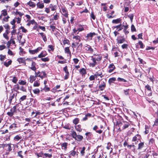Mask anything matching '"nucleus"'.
<instances>
[{"label": "nucleus", "instance_id": "f257e3e1", "mask_svg": "<svg viewBox=\"0 0 158 158\" xmlns=\"http://www.w3.org/2000/svg\"><path fill=\"white\" fill-rule=\"evenodd\" d=\"M71 135L73 138L74 139L78 141H81L83 139V137L81 135H77L75 131H74L72 130L71 131Z\"/></svg>", "mask_w": 158, "mask_h": 158}, {"label": "nucleus", "instance_id": "f03ea898", "mask_svg": "<svg viewBox=\"0 0 158 158\" xmlns=\"http://www.w3.org/2000/svg\"><path fill=\"white\" fill-rule=\"evenodd\" d=\"M19 105L22 104L20 103H19L14 106L10 110V111L7 113V114L10 117H12L14 114V113L16 112V108L19 106Z\"/></svg>", "mask_w": 158, "mask_h": 158}, {"label": "nucleus", "instance_id": "7ed1b4c3", "mask_svg": "<svg viewBox=\"0 0 158 158\" xmlns=\"http://www.w3.org/2000/svg\"><path fill=\"white\" fill-rule=\"evenodd\" d=\"M96 35V34L95 32H90L85 37L86 38V40L88 41H90L92 39L93 37Z\"/></svg>", "mask_w": 158, "mask_h": 158}, {"label": "nucleus", "instance_id": "20e7f679", "mask_svg": "<svg viewBox=\"0 0 158 158\" xmlns=\"http://www.w3.org/2000/svg\"><path fill=\"white\" fill-rule=\"evenodd\" d=\"M85 50L88 51L89 53H92L93 52V49L89 45H86V46L85 47Z\"/></svg>", "mask_w": 158, "mask_h": 158}, {"label": "nucleus", "instance_id": "39448f33", "mask_svg": "<svg viewBox=\"0 0 158 158\" xmlns=\"http://www.w3.org/2000/svg\"><path fill=\"white\" fill-rule=\"evenodd\" d=\"M91 58V60L93 61V63H90L89 66L90 67H94L95 66L96 64H97V62H96V61L97 60L94 58V56H92Z\"/></svg>", "mask_w": 158, "mask_h": 158}, {"label": "nucleus", "instance_id": "423d86ee", "mask_svg": "<svg viewBox=\"0 0 158 158\" xmlns=\"http://www.w3.org/2000/svg\"><path fill=\"white\" fill-rule=\"evenodd\" d=\"M94 58L97 61H100L102 60V57L101 54H94Z\"/></svg>", "mask_w": 158, "mask_h": 158}, {"label": "nucleus", "instance_id": "0eeeda50", "mask_svg": "<svg viewBox=\"0 0 158 158\" xmlns=\"http://www.w3.org/2000/svg\"><path fill=\"white\" fill-rule=\"evenodd\" d=\"M42 48L39 47L37 49L34 50H29V52L32 54H34L35 53H37L39 51L42 49Z\"/></svg>", "mask_w": 158, "mask_h": 158}, {"label": "nucleus", "instance_id": "6e6552de", "mask_svg": "<svg viewBox=\"0 0 158 158\" xmlns=\"http://www.w3.org/2000/svg\"><path fill=\"white\" fill-rule=\"evenodd\" d=\"M106 84L104 81H102L101 84L99 85V89L101 91L103 90L106 87Z\"/></svg>", "mask_w": 158, "mask_h": 158}, {"label": "nucleus", "instance_id": "1a4fd4ad", "mask_svg": "<svg viewBox=\"0 0 158 158\" xmlns=\"http://www.w3.org/2000/svg\"><path fill=\"white\" fill-rule=\"evenodd\" d=\"M61 10L63 13L62 14L66 17H68V11L67 9L65 8H62Z\"/></svg>", "mask_w": 158, "mask_h": 158}, {"label": "nucleus", "instance_id": "9d476101", "mask_svg": "<svg viewBox=\"0 0 158 158\" xmlns=\"http://www.w3.org/2000/svg\"><path fill=\"white\" fill-rule=\"evenodd\" d=\"M123 126L122 127V129H125L129 127L130 125V124L128 122L123 121Z\"/></svg>", "mask_w": 158, "mask_h": 158}, {"label": "nucleus", "instance_id": "9b49d317", "mask_svg": "<svg viewBox=\"0 0 158 158\" xmlns=\"http://www.w3.org/2000/svg\"><path fill=\"white\" fill-rule=\"evenodd\" d=\"M17 61H18L20 64L23 63L24 65H26L25 59L23 58H19L17 59Z\"/></svg>", "mask_w": 158, "mask_h": 158}, {"label": "nucleus", "instance_id": "f8f14e48", "mask_svg": "<svg viewBox=\"0 0 158 158\" xmlns=\"http://www.w3.org/2000/svg\"><path fill=\"white\" fill-rule=\"evenodd\" d=\"M36 64L35 62L32 61L31 63V66L30 68V69L32 70L35 71L36 69V68L35 67Z\"/></svg>", "mask_w": 158, "mask_h": 158}, {"label": "nucleus", "instance_id": "ddd939ff", "mask_svg": "<svg viewBox=\"0 0 158 158\" xmlns=\"http://www.w3.org/2000/svg\"><path fill=\"white\" fill-rule=\"evenodd\" d=\"M94 75L96 78H97L98 76H100L101 78H102L103 77V76L102 75V73L100 70L96 72L94 74Z\"/></svg>", "mask_w": 158, "mask_h": 158}, {"label": "nucleus", "instance_id": "4468645a", "mask_svg": "<svg viewBox=\"0 0 158 158\" xmlns=\"http://www.w3.org/2000/svg\"><path fill=\"white\" fill-rule=\"evenodd\" d=\"M79 149L80 150H81L80 153L81 155L82 156H84L85 155V148L84 147L82 148L80 147L79 148Z\"/></svg>", "mask_w": 158, "mask_h": 158}, {"label": "nucleus", "instance_id": "2eb2a0df", "mask_svg": "<svg viewBox=\"0 0 158 158\" xmlns=\"http://www.w3.org/2000/svg\"><path fill=\"white\" fill-rule=\"evenodd\" d=\"M117 40L118 43L119 44H122L125 41V39L123 37H121L119 38H118Z\"/></svg>", "mask_w": 158, "mask_h": 158}, {"label": "nucleus", "instance_id": "dca6fc26", "mask_svg": "<svg viewBox=\"0 0 158 158\" xmlns=\"http://www.w3.org/2000/svg\"><path fill=\"white\" fill-rule=\"evenodd\" d=\"M80 73L81 74L82 76L83 77L86 73V70L84 68H82L80 69Z\"/></svg>", "mask_w": 158, "mask_h": 158}, {"label": "nucleus", "instance_id": "f3484780", "mask_svg": "<svg viewBox=\"0 0 158 158\" xmlns=\"http://www.w3.org/2000/svg\"><path fill=\"white\" fill-rule=\"evenodd\" d=\"M98 128V127L97 126L95 125L93 127V129L94 131H95L97 133H98L99 134H100L101 133H102V130H97Z\"/></svg>", "mask_w": 158, "mask_h": 158}, {"label": "nucleus", "instance_id": "a211bd4d", "mask_svg": "<svg viewBox=\"0 0 158 158\" xmlns=\"http://www.w3.org/2000/svg\"><path fill=\"white\" fill-rule=\"evenodd\" d=\"M11 144L9 143L7 144H6V147L7 148H6V151H7L8 152V153H7L9 154V152L12 150V149L11 146Z\"/></svg>", "mask_w": 158, "mask_h": 158}, {"label": "nucleus", "instance_id": "6ab92c4d", "mask_svg": "<svg viewBox=\"0 0 158 158\" xmlns=\"http://www.w3.org/2000/svg\"><path fill=\"white\" fill-rule=\"evenodd\" d=\"M141 137L140 135L138 134H137L132 139V141H135L137 140H139L140 139Z\"/></svg>", "mask_w": 158, "mask_h": 158}, {"label": "nucleus", "instance_id": "aec40b11", "mask_svg": "<svg viewBox=\"0 0 158 158\" xmlns=\"http://www.w3.org/2000/svg\"><path fill=\"white\" fill-rule=\"evenodd\" d=\"M27 4L30 7H31L33 8L35 7L36 5L35 3L32 2L31 1H30L28 2L27 3Z\"/></svg>", "mask_w": 158, "mask_h": 158}, {"label": "nucleus", "instance_id": "412c9836", "mask_svg": "<svg viewBox=\"0 0 158 158\" xmlns=\"http://www.w3.org/2000/svg\"><path fill=\"white\" fill-rule=\"evenodd\" d=\"M75 148H76V147H74V149H73V150L71 151L70 152V155L73 156H74L76 155L77 156L78 155V154H77L76 152L75 151Z\"/></svg>", "mask_w": 158, "mask_h": 158}, {"label": "nucleus", "instance_id": "4be33fe9", "mask_svg": "<svg viewBox=\"0 0 158 158\" xmlns=\"http://www.w3.org/2000/svg\"><path fill=\"white\" fill-rule=\"evenodd\" d=\"M17 95V94L16 93L15 94L14 93L12 95H11V96H10L9 98V101H10V103H11L12 101V99L15 98V97H16Z\"/></svg>", "mask_w": 158, "mask_h": 158}, {"label": "nucleus", "instance_id": "5701e85b", "mask_svg": "<svg viewBox=\"0 0 158 158\" xmlns=\"http://www.w3.org/2000/svg\"><path fill=\"white\" fill-rule=\"evenodd\" d=\"M47 55L45 52H42L39 55L38 57L41 58L46 56Z\"/></svg>", "mask_w": 158, "mask_h": 158}, {"label": "nucleus", "instance_id": "b1692460", "mask_svg": "<svg viewBox=\"0 0 158 158\" xmlns=\"http://www.w3.org/2000/svg\"><path fill=\"white\" fill-rule=\"evenodd\" d=\"M36 77L33 75H31L29 78V81L31 83H32L36 79Z\"/></svg>", "mask_w": 158, "mask_h": 158}, {"label": "nucleus", "instance_id": "393cba45", "mask_svg": "<svg viewBox=\"0 0 158 158\" xmlns=\"http://www.w3.org/2000/svg\"><path fill=\"white\" fill-rule=\"evenodd\" d=\"M75 128L77 131L80 132H81L82 130V129L81 128V126L80 125H77L76 126Z\"/></svg>", "mask_w": 158, "mask_h": 158}, {"label": "nucleus", "instance_id": "a878e982", "mask_svg": "<svg viewBox=\"0 0 158 158\" xmlns=\"http://www.w3.org/2000/svg\"><path fill=\"white\" fill-rule=\"evenodd\" d=\"M67 145L68 143H67L65 142L62 143L61 145L62 148L64 150H66L67 148Z\"/></svg>", "mask_w": 158, "mask_h": 158}, {"label": "nucleus", "instance_id": "bb28decb", "mask_svg": "<svg viewBox=\"0 0 158 158\" xmlns=\"http://www.w3.org/2000/svg\"><path fill=\"white\" fill-rule=\"evenodd\" d=\"M36 5L37 7L40 9H42L44 7V3H41L40 2L37 3Z\"/></svg>", "mask_w": 158, "mask_h": 158}, {"label": "nucleus", "instance_id": "cd10ccee", "mask_svg": "<svg viewBox=\"0 0 158 158\" xmlns=\"http://www.w3.org/2000/svg\"><path fill=\"white\" fill-rule=\"evenodd\" d=\"M116 125L118 126V127H119V128H122V127L123 126V121H120L119 122L117 121L116 122Z\"/></svg>", "mask_w": 158, "mask_h": 158}, {"label": "nucleus", "instance_id": "c85d7f7f", "mask_svg": "<svg viewBox=\"0 0 158 158\" xmlns=\"http://www.w3.org/2000/svg\"><path fill=\"white\" fill-rule=\"evenodd\" d=\"M44 156H43V158H46L47 157L51 158L52 157V154L49 153H44Z\"/></svg>", "mask_w": 158, "mask_h": 158}, {"label": "nucleus", "instance_id": "c756f323", "mask_svg": "<svg viewBox=\"0 0 158 158\" xmlns=\"http://www.w3.org/2000/svg\"><path fill=\"white\" fill-rule=\"evenodd\" d=\"M122 26V24H120L119 25H118L115 27H114V28H116L117 29H118V31H119L123 29Z\"/></svg>", "mask_w": 158, "mask_h": 158}, {"label": "nucleus", "instance_id": "7c9ffc66", "mask_svg": "<svg viewBox=\"0 0 158 158\" xmlns=\"http://www.w3.org/2000/svg\"><path fill=\"white\" fill-rule=\"evenodd\" d=\"M39 34L41 35L42 36L44 41L45 42L47 41V38L45 36V35L44 34V33H40Z\"/></svg>", "mask_w": 158, "mask_h": 158}, {"label": "nucleus", "instance_id": "2f4dec72", "mask_svg": "<svg viewBox=\"0 0 158 158\" xmlns=\"http://www.w3.org/2000/svg\"><path fill=\"white\" fill-rule=\"evenodd\" d=\"M121 21L120 18L117 19H114L112 21V23H113L118 24Z\"/></svg>", "mask_w": 158, "mask_h": 158}, {"label": "nucleus", "instance_id": "473e14b6", "mask_svg": "<svg viewBox=\"0 0 158 158\" xmlns=\"http://www.w3.org/2000/svg\"><path fill=\"white\" fill-rule=\"evenodd\" d=\"M17 124L14 123L12 124L9 127V128L10 129H12L13 130H14L15 129V128L17 127Z\"/></svg>", "mask_w": 158, "mask_h": 158}, {"label": "nucleus", "instance_id": "72a5a7b5", "mask_svg": "<svg viewBox=\"0 0 158 158\" xmlns=\"http://www.w3.org/2000/svg\"><path fill=\"white\" fill-rule=\"evenodd\" d=\"M12 63V61L11 60H10L7 62H5L4 63V64L7 67L9 66Z\"/></svg>", "mask_w": 158, "mask_h": 158}, {"label": "nucleus", "instance_id": "f704fd0d", "mask_svg": "<svg viewBox=\"0 0 158 158\" xmlns=\"http://www.w3.org/2000/svg\"><path fill=\"white\" fill-rule=\"evenodd\" d=\"M149 156V155L148 153H144L142 155L140 156L141 158H148Z\"/></svg>", "mask_w": 158, "mask_h": 158}, {"label": "nucleus", "instance_id": "c9c22d12", "mask_svg": "<svg viewBox=\"0 0 158 158\" xmlns=\"http://www.w3.org/2000/svg\"><path fill=\"white\" fill-rule=\"evenodd\" d=\"M33 93L36 94H39L40 93V90L38 88H36L33 90Z\"/></svg>", "mask_w": 158, "mask_h": 158}, {"label": "nucleus", "instance_id": "e433bc0d", "mask_svg": "<svg viewBox=\"0 0 158 158\" xmlns=\"http://www.w3.org/2000/svg\"><path fill=\"white\" fill-rule=\"evenodd\" d=\"M22 138V137L21 136H19V135H18L14 137V139L15 141H18L19 140L21 139Z\"/></svg>", "mask_w": 158, "mask_h": 158}, {"label": "nucleus", "instance_id": "4c0bfd02", "mask_svg": "<svg viewBox=\"0 0 158 158\" xmlns=\"http://www.w3.org/2000/svg\"><path fill=\"white\" fill-rule=\"evenodd\" d=\"M144 144L143 142H141L138 144V149L139 150L141 149L144 146Z\"/></svg>", "mask_w": 158, "mask_h": 158}, {"label": "nucleus", "instance_id": "58836bf2", "mask_svg": "<svg viewBox=\"0 0 158 158\" xmlns=\"http://www.w3.org/2000/svg\"><path fill=\"white\" fill-rule=\"evenodd\" d=\"M27 98V96L26 95H23L22 96V97H21L19 99V101L20 102H20L26 99Z\"/></svg>", "mask_w": 158, "mask_h": 158}, {"label": "nucleus", "instance_id": "ea45409f", "mask_svg": "<svg viewBox=\"0 0 158 158\" xmlns=\"http://www.w3.org/2000/svg\"><path fill=\"white\" fill-rule=\"evenodd\" d=\"M20 87L18 84H16L14 86V90L17 92V90L20 89Z\"/></svg>", "mask_w": 158, "mask_h": 158}, {"label": "nucleus", "instance_id": "a19ab883", "mask_svg": "<svg viewBox=\"0 0 158 158\" xmlns=\"http://www.w3.org/2000/svg\"><path fill=\"white\" fill-rule=\"evenodd\" d=\"M79 119L78 118H76L73 120V123L74 124L77 125L79 123Z\"/></svg>", "mask_w": 158, "mask_h": 158}, {"label": "nucleus", "instance_id": "79ce46f5", "mask_svg": "<svg viewBox=\"0 0 158 158\" xmlns=\"http://www.w3.org/2000/svg\"><path fill=\"white\" fill-rule=\"evenodd\" d=\"M18 83L20 85H25L27 83L25 81H23L22 80H19Z\"/></svg>", "mask_w": 158, "mask_h": 158}, {"label": "nucleus", "instance_id": "37998d69", "mask_svg": "<svg viewBox=\"0 0 158 158\" xmlns=\"http://www.w3.org/2000/svg\"><path fill=\"white\" fill-rule=\"evenodd\" d=\"M64 51L65 53H67L68 54L70 53L69 47H67L65 48H64Z\"/></svg>", "mask_w": 158, "mask_h": 158}, {"label": "nucleus", "instance_id": "c03bdc74", "mask_svg": "<svg viewBox=\"0 0 158 158\" xmlns=\"http://www.w3.org/2000/svg\"><path fill=\"white\" fill-rule=\"evenodd\" d=\"M15 14L16 15H19L21 18L22 16L24 15L23 13H21L18 11L17 10L16 11Z\"/></svg>", "mask_w": 158, "mask_h": 158}, {"label": "nucleus", "instance_id": "a18cd8bd", "mask_svg": "<svg viewBox=\"0 0 158 158\" xmlns=\"http://www.w3.org/2000/svg\"><path fill=\"white\" fill-rule=\"evenodd\" d=\"M134 16V15L133 14L129 15H128V16H127V17L130 19L131 22H132V21H133V19Z\"/></svg>", "mask_w": 158, "mask_h": 158}, {"label": "nucleus", "instance_id": "49530a36", "mask_svg": "<svg viewBox=\"0 0 158 158\" xmlns=\"http://www.w3.org/2000/svg\"><path fill=\"white\" fill-rule=\"evenodd\" d=\"M116 80V78L115 77H112L110 78L109 81L108 82L110 84L111 83L113 82L114 81H115Z\"/></svg>", "mask_w": 158, "mask_h": 158}, {"label": "nucleus", "instance_id": "de8ad7c7", "mask_svg": "<svg viewBox=\"0 0 158 158\" xmlns=\"http://www.w3.org/2000/svg\"><path fill=\"white\" fill-rule=\"evenodd\" d=\"M85 135L86 136L88 137V138H90L91 137L93 136V134L91 132H87L85 134Z\"/></svg>", "mask_w": 158, "mask_h": 158}, {"label": "nucleus", "instance_id": "09e8293b", "mask_svg": "<svg viewBox=\"0 0 158 158\" xmlns=\"http://www.w3.org/2000/svg\"><path fill=\"white\" fill-rule=\"evenodd\" d=\"M117 81H123L124 82H127V81L123 78L118 77L117 79Z\"/></svg>", "mask_w": 158, "mask_h": 158}, {"label": "nucleus", "instance_id": "8fccbe9b", "mask_svg": "<svg viewBox=\"0 0 158 158\" xmlns=\"http://www.w3.org/2000/svg\"><path fill=\"white\" fill-rule=\"evenodd\" d=\"M155 140L153 138H151L150 139L149 142V145H152L154 143Z\"/></svg>", "mask_w": 158, "mask_h": 158}, {"label": "nucleus", "instance_id": "3c124183", "mask_svg": "<svg viewBox=\"0 0 158 158\" xmlns=\"http://www.w3.org/2000/svg\"><path fill=\"white\" fill-rule=\"evenodd\" d=\"M40 83L37 81H35L33 84L34 87H38L40 85Z\"/></svg>", "mask_w": 158, "mask_h": 158}, {"label": "nucleus", "instance_id": "603ef678", "mask_svg": "<svg viewBox=\"0 0 158 158\" xmlns=\"http://www.w3.org/2000/svg\"><path fill=\"white\" fill-rule=\"evenodd\" d=\"M35 155H36L38 158L39 157H43V155H44V153L42 152H40L39 153H36L35 154Z\"/></svg>", "mask_w": 158, "mask_h": 158}, {"label": "nucleus", "instance_id": "864d4df0", "mask_svg": "<svg viewBox=\"0 0 158 158\" xmlns=\"http://www.w3.org/2000/svg\"><path fill=\"white\" fill-rule=\"evenodd\" d=\"M12 81L14 83L16 84L18 81L17 78L16 77H14L12 79Z\"/></svg>", "mask_w": 158, "mask_h": 158}, {"label": "nucleus", "instance_id": "5fc2aeb1", "mask_svg": "<svg viewBox=\"0 0 158 158\" xmlns=\"http://www.w3.org/2000/svg\"><path fill=\"white\" fill-rule=\"evenodd\" d=\"M17 153L18 156L20 157L21 158H23V156L22 155L23 152L22 151H19Z\"/></svg>", "mask_w": 158, "mask_h": 158}, {"label": "nucleus", "instance_id": "6e6d98bb", "mask_svg": "<svg viewBox=\"0 0 158 158\" xmlns=\"http://www.w3.org/2000/svg\"><path fill=\"white\" fill-rule=\"evenodd\" d=\"M129 89H124L123 90L124 93L125 95H128L129 94Z\"/></svg>", "mask_w": 158, "mask_h": 158}, {"label": "nucleus", "instance_id": "4d7b16f0", "mask_svg": "<svg viewBox=\"0 0 158 158\" xmlns=\"http://www.w3.org/2000/svg\"><path fill=\"white\" fill-rule=\"evenodd\" d=\"M95 78L96 77L94 75L90 76L89 78V79L90 81H91L94 80Z\"/></svg>", "mask_w": 158, "mask_h": 158}, {"label": "nucleus", "instance_id": "13d9d810", "mask_svg": "<svg viewBox=\"0 0 158 158\" xmlns=\"http://www.w3.org/2000/svg\"><path fill=\"white\" fill-rule=\"evenodd\" d=\"M138 44L140 45V48H144V45L143 44L141 41H139V42Z\"/></svg>", "mask_w": 158, "mask_h": 158}, {"label": "nucleus", "instance_id": "bf43d9fd", "mask_svg": "<svg viewBox=\"0 0 158 158\" xmlns=\"http://www.w3.org/2000/svg\"><path fill=\"white\" fill-rule=\"evenodd\" d=\"M2 13L1 15H2L6 16L7 15V11L6 10H2Z\"/></svg>", "mask_w": 158, "mask_h": 158}, {"label": "nucleus", "instance_id": "052dcab7", "mask_svg": "<svg viewBox=\"0 0 158 158\" xmlns=\"http://www.w3.org/2000/svg\"><path fill=\"white\" fill-rule=\"evenodd\" d=\"M131 31L132 32L136 31V30L135 28V26H134V25L133 24H132L131 26Z\"/></svg>", "mask_w": 158, "mask_h": 158}, {"label": "nucleus", "instance_id": "680f3d73", "mask_svg": "<svg viewBox=\"0 0 158 158\" xmlns=\"http://www.w3.org/2000/svg\"><path fill=\"white\" fill-rule=\"evenodd\" d=\"M145 88L147 89L148 90L151 91V87L148 85H146L145 86Z\"/></svg>", "mask_w": 158, "mask_h": 158}, {"label": "nucleus", "instance_id": "e2e57ef3", "mask_svg": "<svg viewBox=\"0 0 158 158\" xmlns=\"http://www.w3.org/2000/svg\"><path fill=\"white\" fill-rule=\"evenodd\" d=\"M42 61L44 62L48 61L49 60V59L48 57L42 58L41 59Z\"/></svg>", "mask_w": 158, "mask_h": 158}, {"label": "nucleus", "instance_id": "0e129e2a", "mask_svg": "<svg viewBox=\"0 0 158 158\" xmlns=\"http://www.w3.org/2000/svg\"><path fill=\"white\" fill-rule=\"evenodd\" d=\"M19 89H20V90H21L23 92H27L26 89L23 86H21L20 87Z\"/></svg>", "mask_w": 158, "mask_h": 158}, {"label": "nucleus", "instance_id": "69168bd1", "mask_svg": "<svg viewBox=\"0 0 158 158\" xmlns=\"http://www.w3.org/2000/svg\"><path fill=\"white\" fill-rule=\"evenodd\" d=\"M48 48L50 49H48V51H50L51 50H54V47L52 45H48Z\"/></svg>", "mask_w": 158, "mask_h": 158}, {"label": "nucleus", "instance_id": "338daca9", "mask_svg": "<svg viewBox=\"0 0 158 158\" xmlns=\"http://www.w3.org/2000/svg\"><path fill=\"white\" fill-rule=\"evenodd\" d=\"M109 68L110 69H114L115 68V67L113 64H110L109 66Z\"/></svg>", "mask_w": 158, "mask_h": 158}, {"label": "nucleus", "instance_id": "774afa93", "mask_svg": "<svg viewBox=\"0 0 158 158\" xmlns=\"http://www.w3.org/2000/svg\"><path fill=\"white\" fill-rule=\"evenodd\" d=\"M90 17L94 20L95 19V16L93 12H92L91 14Z\"/></svg>", "mask_w": 158, "mask_h": 158}]
</instances>
